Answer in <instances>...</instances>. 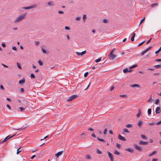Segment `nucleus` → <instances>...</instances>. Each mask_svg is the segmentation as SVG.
Instances as JSON below:
<instances>
[{
    "label": "nucleus",
    "instance_id": "32",
    "mask_svg": "<svg viewBox=\"0 0 161 161\" xmlns=\"http://www.w3.org/2000/svg\"><path fill=\"white\" fill-rule=\"evenodd\" d=\"M141 136L142 138H143L144 139H146L147 138V137L145 135H142Z\"/></svg>",
    "mask_w": 161,
    "mask_h": 161
},
{
    "label": "nucleus",
    "instance_id": "49",
    "mask_svg": "<svg viewBox=\"0 0 161 161\" xmlns=\"http://www.w3.org/2000/svg\"><path fill=\"white\" fill-rule=\"evenodd\" d=\"M145 19V17H144L142 19L141 21H140L139 26H140L141 25V24L143 22V21Z\"/></svg>",
    "mask_w": 161,
    "mask_h": 161
},
{
    "label": "nucleus",
    "instance_id": "12",
    "mask_svg": "<svg viewBox=\"0 0 161 161\" xmlns=\"http://www.w3.org/2000/svg\"><path fill=\"white\" fill-rule=\"evenodd\" d=\"M25 81V79L24 78H23L21 80H20L19 81V83L20 85L23 84Z\"/></svg>",
    "mask_w": 161,
    "mask_h": 161
},
{
    "label": "nucleus",
    "instance_id": "15",
    "mask_svg": "<svg viewBox=\"0 0 161 161\" xmlns=\"http://www.w3.org/2000/svg\"><path fill=\"white\" fill-rule=\"evenodd\" d=\"M130 86L132 87H140V86L139 85L137 84H133L132 85H130Z\"/></svg>",
    "mask_w": 161,
    "mask_h": 161
},
{
    "label": "nucleus",
    "instance_id": "55",
    "mask_svg": "<svg viewBox=\"0 0 161 161\" xmlns=\"http://www.w3.org/2000/svg\"><path fill=\"white\" fill-rule=\"evenodd\" d=\"M114 50H115V49H114V50H113L112 51H111L110 52V53L108 55H111L113 54V52L114 51Z\"/></svg>",
    "mask_w": 161,
    "mask_h": 161
},
{
    "label": "nucleus",
    "instance_id": "21",
    "mask_svg": "<svg viewBox=\"0 0 161 161\" xmlns=\"http://www.w3.org/2000/svg\"><path fill=\"white\" fill-rule=\"evenodd\" d=\"M97 139L100 142H105V141H104V139H101L98 137L97 138Z\"/></svg>",
    "mask_w": 161,
    "mask_h": 161
},
{
    "label": "nucleus",
    "instance_id": "4",
    "mask_svg": "<svg viewBox=\"0 0 161 161\" xmlns=\"http://www.w3.org/2000/svg\"><path fill=\"white\" fill-rule=\"evenodd\" d=\"M16 134H15L14 135L8 138L9 136H7L3 141L0 142V143H3L6 142L8 140L12 138V137L16 135Z\"/></svg>",
    "mask_w": 161,
    "mask_h": 161
},
{
    "label": "nucleus",
    "instance_id": "52",
    "mask_svg": "<svg viewBox=\"0 0 161 161\" xmlns=\"http://www.w3.org/2000/svg\"><path fill=\"white\" fill-rule=\"evenodd\" d=\"M116 146L117 147L119 148H120V145L119 144H118V143H117L116 144Z\"/></svg>",
    "mask_w": 161,
    "mask_h": 161
},
{
    "label": "nucleus",
    "instance_id": "36",
    "mask_svg": "<svg viewBox=\"0 0 161 161\" xmlns=\"http://www.w3.org/2000/svg\"><path fill=\"white\" fill-rule=\"evenodd\" d=\"M154 67L157 69L160 68L161 67V65H156L154 66Z\"/></svg>",
    "mask_w": 161,
    "mask_h": 161
},
{
    "label": "nucleus",
    "instance_id": "40",
    "mask_svg": "<svg viewBox=\"0 0 161 161\" xmlns=\"http://www.w3.org/2000/svg\"><path fill=\"white\" fill-rule=\"evenodd\" d=\"M119 97H125V98H126L127 97V96L126 95H120Z\"/></svg>",
    "mask_w": 161,
    "mask_h": 161
},
{
    "label": "nucleus",
    "instance_id": "7",
    "mask_svg": "<svg viewBox=\"0 0 161 161\" xmlns=\"http://www.w3.org/2000/svg\"><path fill=\"white\" fill-rule=\"evenodd\" d=\"M108 56L110 59L113 60L116 57V56L115 54H112L111 55H108Z\"/></svg>",
    "mask_w": 161,
    "mask_h": 161
},
{
    "label": "nucleus",
    "instance_id": "24",
    "mask_svg": "<svg viewBox=\"0 0 161 161\" xmlns=\"http://www.w3.org/2000/svg\"><path fill=\"white\" fill-rule=\"evenodd\" d=\"M137 66V65H136V64L133 65L132 66H131L130 67V68H129V69H131L135 68Z\"/></svg>",
    "mask_w": 161,
    "mask_h": 161
},
{
    "label": "nucleus",
    "instance_id": "11",
    "mask_svg": "<svg viewBox=\"0 0 161 161\" xmlns=\"http://www.w3.org/2000/svg\"><path fill=\"white\" fill-rule=\"evenodd\" d=\"M161 112L160 108L159 107H157L156 108L155 110V113L157 114H159Z\"/></svg>",
    "mask_w": 161,
    "mask_h": 161
},
{
    "label": "nucleus",
    "instance_id": "19",
    "mask_svg": "<svg viewBox=\"0 0 161 161\" xmlns=\"http://www.w3.org/2000/svg\"><path fill=\"white\" fill-rule=\"evenodd\" d=\"M138 113L136 114V116L137 118H139L141 114V110L140 109L138 110Z\"/></svg>",
    "mask_w": 161,
    "mask_h": 161
},
{
    "label": "nucleus",
    "instance_id": "50",
    "mask_svg": "<svg viewBox=\"0 0 161 161\" xmlns=\"http://www.w3.org/2000/svg\"><path fill=\"white\" fill-rule=\"evenodd\" d=\"M22 8L25 9H29V6L28 7H23Z\"/></svg>",
    "mask_w": 161,
    "mask_h": 161
},
{
    "label": "nucleus",
    "instance_id": "39",
    "mask_svg": "<svg viewBox=\"0 0 161 161\" xmlns=\"http://www.w3.org/2000/svg\"><path fill=\"white\" fill-rule=\"evenodd\" d=\"M17 66H18V67L20 69H21V67L20 66V64L18 63H17Z\"/></svg>",
    "mask_w": 161,
    "mask_h": 161
},
{
    "label": "nucleus",
    "instance_id": "14",
    "mask_svg": "<svg viewBox=\"0 0 161 161\" xmlns=\"http://www.w3.org/2000/svg\"><path fill=\"white\" fill-rule=\"evenodd\" d=\"M37 6L36 4L32 5L29 6V9L36 8Z\"/></svg>",
    "mask_w": 161,
    "mask_h": 161
},
{
    "label": "nucleus",
    "instance_id": "28",
    "mask_svg": "<svg viewBox=\"0 0 161 161\" xmlns=\"http://www.w3.org/2000/svg\"><path fill=\"white\" fill-rule=\"evenodd\" d=\"M152 111V109L151 108H149L148 109L147 111V113L148 114V115H149L151 114Z\"/></svg>",
    "mask_w": 161,
    "mask_h": 161
},
{
    "label": "nucleus",
    "instance_id": "10",
    "mask_svg": "<svg viewBox=\"0 0 161 161\" xmlns=\"http://www.w3.org/2000/svg\"><path fill=\"white\" fill-rule=\"evenodd\" d=\"M63 153V151L59 152L55 154V156L56 157L58 158L59 156L61 155Z\"/></svg>",
    "mask_w": 161,
    "mask_h": 161
},
{
    "label": "nucleus",
    "instance_id": "22",
    "mask_svg": "<svg viewBox=\"0 0 161 161\" xmlns=\"http://www.w3.org/2000/svg\"><path fill=\"white\" fill-rule=\"evenodd\" d=\"M158 5V3H154L151 4L150 6L152 8L154 7L155 6H157Z\"/></svg>",
    "mask_w": 161,
    "mask_h": 161
},
{
    "label": "nucleus",
    "instance_id": "43",
    "mask_svg": "<svg viewBox=\"0 0 161 161\" xmlns=\"http://www.w3.org/2000/svg\"><path fill=\"white\" fill-rule=\"evenodd\" d=\"M42 52L44 53H47L46 51L42 47Z\"/></svg>",
    "mask_w": 161,
    "mask_h": 161
},
{
    "label": "nucleus",
    "instance_id": "46",
    "mask_svg": "<svg viewBox=\"0 0 161 161\" xmlns=\"http://www.w3.org/2000/svg\"><path fill=\"white\" fill-rule=\"evenodd\" d=\"M31 78H35V76L33 74H31Z\"/></svg>",
    "mask_w": 161,
    "mask_h": 161
},
{
    "label": "nucleus",
    "instance_id": "59",
    "mask_svg": "<svg viewBox=\"0 0 161 161\" xmlns=\"http://www.w3.org/2000/svg\"><path fill=\"white\" fill-rule=\"evenodd\" d=\"M20 91L21 92L23 93L24 92V89L23 88H21L20 89Z\"/></svg>",
    "mask_w": 161,
    "mask_h": 161
},
{
    "label": "nucleus",
    "instance_id": "42",
    "mask_svg": "<svg viewBox=\"0 0 161 161\" xmlns=\"http://www.w3.org/2000/svg\"><path fill=\"white\" fill-rule=\"evenodd\" d=\"M123 130L125 132H127L129 133V131L128 130L126 129V128H124L123 129Z\"/></svg>",
    "mask_w": 161,
    "mask_h": 161
},
{
    "label": "nucleus",
    "instance_id": "34",
    "mask_svg": "<svg viewBox=\"0 0 161 161\" xmlns=\"http://www.w3.org/2000/svg\"><path fill=\"white\" fill-rule=\"evenodd\" d=\"M19 108L21 112L25 110V108L21 107H19Z\"/></svg>",
    "mask_w": 161,
    "mask_h": 161
},
{
    "label": "nucleus",
    "instance_id": "56",
    "mask_svg": "<svg viewBox=\"0 0 161 161\" xmlns=\"http://www.w3.org/2000/svg\"><path fill=\"white\" fill-rule=\"evenodd\" d=\"M114 87L113 86H112L110 88V91H112L114 89Z\"/></svg>",
    "mask_w": 161,
    "mask_h": 161
},
{
    "label": "nucleus",
    "instance_id": "31",
    "mask_svg": "<svg viewBox=\"0 0 161 161\" xmlns=\"http://www.w3.org/2000/svg\"><path fill=\"white\" fill-rule=\"evenodd\" d=\"M103 23H108V20L107 19H104L103 20Z\"/></svg>",
    "mask_w": 161,
    "mask_h": 161
},
{
    "label": "nucleus",
    "instance_id": "58",
    "mask_svg": "<svg viewBox=\"0 0 161 161\" xmlns=\"http://www.w3.org/2000/svg\"><path fill=\"white\" fill-rule=\"evenodd\" d=\"M155 61H156L159 62H161V59H156L155 60Z\"/></svg>",
    "mask_w": 161,
    "mask_h": 161
},
{
    "label": "nucleus",
    "instance_id": "44",
    "mask_svg": "<svg viewBox=\"0 0 161 161\" xmlns=\"http://www.w3.org/2000/svg\"><path fill=\"white\" fill-rule=\"evenodd\" d=\"M152 48V47H148V48H147L145 50L147 52L151 48Z\"/></svg>",
    "mask_w": 161,
    "mask_h": 161
},
{
    "label": "nucleus",
    "instance_id": "26",
    "mask_svg": "<svg viewBox=\"0 0 161 161\" xmlns=\"http://www.w3.org/2000/svg\"><path fill=\"white\" fill-rule=\"evenodd\" d=\"M25 128V127H23L21 128H18V129H14V128L13 129V130H20L21 129H24Z\"/></svg>",
    "mask_w": 161,
    "mask_h": 161
},
{
    "label": "nucleus",
    "instance_id": "18",
    "mask_svg": "<svg viewBox=\"0 0 161 161\" xmlns=\"http://www.w3.org/2000/svg\"><path fill=\"white\" fill-rule=\"evenodd\" d=\"M125 150L126 151H128V152H130L131 153H132L133 152V151H134L133 149L130 148H128L125 149Z\"/></svg>",
    "mask_w": 161,
    "mask_h": 161
},
{
    "label": "nucleus",
    "instance_id": "45",
    "mask_svg": "<svg viewBox=\"0 0 161 161\" xmlns=\"http://www.w3.org/2000/svg\"><path fill=\"white\" fill-rule=\"evenodd\" d=\"M38 63L40 65L42 66V64H43L42 63L41 61H40V60L38 61Z\"/></svg>",
    "mask_w": 161,
    "mask_h": 161
},
{
    "label": "nucleus",
    "instance_id": "27",
    "mask_svg": "<svg viewBox=\"0 0 161 161\" xmlns=\"http://www.w3.org/2000/svg\"><path fill=\"white\" fill-rule=\"evenodd\" d=\"M159 100L157 98L155 100V103L156 104L158 105L159 103Z\"/></svg>",
    "mask_w": 161,
    "mask_h": 161
},
{
    "label": "nucleus",
    "instance_id": "48",
    "mask_svg": "<svg viewBox=\"0 0 161 161\" xmlns=\"http://www.w3.org/2000/svg\"><path fill=\"white\" fill-rule=\"evenodd\" d=\"M39 41H36L35 42V44L36 46H38L39 44Z\"/></svg>",
    "mask_w": 161,
    "mask_h": 161
},
{
    "label": "nucleus",
    "instance_id": "9",
    "mask_svg": "<svg viewBox=\"0 0 161 161\" xmlns=\"http://www.w3.org/2000/svg\"><path fill=\"white\" fill-rule=\"evenodd\" d=\"M118 138L119 139H120V140L123 141H125L126 139L125 138L122 136L120 134H119L118 136Z\"/></svg>",
    "mask_w": 161,
    "mask_h": 161
},
{
    "label": "nucleus",
    "instance_id": "37",
    "mask_svg": "<svg viewBox=\"0 0 161 161\" xmlns=\"http://www.w3.org/2000/svg\"><path fill=\"white\" fill-rule=\"evenodd\" d=\"M101 58H98V59H96L95 60V62L97 63L98 62L101 60Z\"/></svg>",
    "mask_w": 161,
    "mask_h": 161
},
{
    "label": "nucleus",
    "instance_id": "6",
    "mask_svg": "<svg viewBox=\"0 0 161 161\" xmlns=\"http://www.w3.org/2000/svg\"><path fill=\"white\" fill-rule=\"evenodd\" d=\"M86 53V50L82 52L81 53H79L78 52H76V53L77 55L79 56H82L84 54H85Z\"/></svg>",
    "mask_w": 161,
    "mask_h": 161
},
{
    "label": "nucleus",
    "instance_id": "1",
    "mask_svg": "<svg viewBox=\"0 0 161 161\" xmlns=\"http://www.w3.org/2000/svg\"><path fill=\"white\" fill-rule=\"evenodd\" d=\"M26 14V13H24L19 15L14 20V23H17L24 19L25 18Z\"/></svg>",
    "mask_w": 161,
    "mask_h": 161
},
{
    "label": "nucleus",
    "instance_id": "61",
    "mask_svg": "<svg viewBox=\"0 0 161 161\" xmlns=\"http://www.w3.org/2000/svg\"><path fill=\"white\" fill-rule=\"evenodd\" d=\"M12 49L14 50L15 51H16L17 50V48H16V47H15V46H14L12 47Z\"/></svg>",
    "mask_w": 161,
    "mask_h": 161
},
{
    "label": "nucleus",
    "instance_id": "30",
    "mask_svg": "<svg viewBox=\"0 0 161 161\" xmlns=\"http://www.w3.org/2000/svg\"><path fill=\"white\" fill-rule=\"evenodd\" d=\"M97 153L98 154H101L102 153L101 151L99 150L98 149H97Z\"/></svg>",
    "mask_w": 161,
    "mask_h": 161
},
{
    "label": "nucleus",
    "instance_id": "23",
    "mask_svg": "<svg viewBox=\"0 0 161 161\" xmlns=\"http://www.w3.org/2000/svg\"><path fill=\"white\" fill-rule=\"evenodd\" d=\"M86 159H90L91 158V157L88 154H87L86 155Z\"/></svg>",
    "mask_w": 161,
    "mask_h": 161
},
{
    "label": "nucleus",
    "instance_id": "41",
    "mask_svg": "<svg viewBox=\"0 0 161 161\" xmlns=\"http://www.w3.org/2000/svg\"><path fill=\"white\" fill-rule=\"evenodd\" d=\"M146 53V52L144 50L143 51H142L141 53V55L142 56L144 55Z\"/></svg>",
    "mask_w": 161,
    "mask_h": 161
},
{
    "label": "nucleus",
    "instance_id": "63",
    "mask_svg": "<svg viewBox=\"0 0 161 161\" xmlns=\"http://www.w3.org/2000/svg\"><path fill=\"white\" fill-rule=\"evenodd\" d=\"M2 46L3 47H6L5 44L4 43H2Z\"/></svg>",
    "mask_w": 161,
    "mask_h": 161
},
{
    "label": "nucleus",
    "instance_id": "5",
    "mask_svg": "<svg viewBox=\"0 0 161 161\" xmlns=\"http://www.w3.org/2000/svg\"><path fill=\"white\" fill-rule=\"evenodd\" d=\"M107 153L108 154V155L109 156V158L110 159L111 161H114V159L113 155H112V154L109 151L107 152Z\"/></svg>",
    "mask_w": 161,
    "mask_h": 161
},
{
    "label": "nucleus",
    "instance_id": "33",
    "mask_svg": "<svg viewBox=\"0 0 161 161\" xmlns=\"http://www.w3.org/2000/svg\"><path fill=\"white\" fill-rule=\"evenodd\" d=\"M21 148V147H20L17 150V154H18L21 151V150H20V148Z\"/></svg>",
    "mask_w": 161,
    "mask_h": 161
},
{
    "label": "nucleus",
    "instance_id": "2",
    "mask_svg": "<svg viewBox=\"0 0 161 161\" xmlns=\"http://www.w3.org/2000/svg\"><path fill=\"white\" fill-rule=\"evenodd\" d=\"M78 97L77 95H73L70 97L66 101L69 102H71L73 101L75 98L77 97Z\"/></svg>",
    "mask_w": 161,
    "mask_h": 161
},
{
    "label": "nucleus",
    "instance_id": "51",
    "mask_svg": "<svg viewBox=\"0 0 161 161\" xmlns=\"http://www.w3.org/2000/svg\"><path fill=\"white\" fill-rule=\"evenodd\" d=\"M89 73H88V72H86V73H85V74H84V76L85 77H86L87 76L88 74Z\"/></svg>",
    "mask_w": 161,
    "mask_h": 161
},
{
    "label": "nucleus",
    "instance_id": "64",
    "mask_svg": "<svg viewBox=\"0 0 161 161\" xmlns=\"http://www.w3.org/2000/svg\"><path fill=\"white\" fill-rule=\"evenodd\" d=\"M158 159L157 158H153L152 159V161H157Z\"/></svg>",
    "mask_w": 161,
    "mask_h": 161
},
{
    "label": "nucleus",
    "instance_id": "54",
    "mask_svg": "<svg viewBox=\"0 0 161 161\" xmlns=\"http://www.w3.org/2000/svg\"><path fill=\"white\" fill-rule=\"evenodd\" d=\"M145 42V41H144L141 43H139L138 45V47H139L140 46L142 45L144 42Z\"/></svg>",
    "mask_w": 161,
    "mask_h": 161
},
{
    "label": "nucleus",
    "instance_id": "3",
    "mask_svg": "<svg viewBox=\"0 0 161 161\" xmlns=\"http://www.w3.org/2000/svg\"><path fill=\"white\" fill-rule=\"evenodd\" d=\"M134 147L135 149H136V150H138L139 152H142V147L138 146L136 144H134Z\"/></svg>",
    "mask_w": 161,
    "mask_h": 161
},
{
    "label": "nucleus",
    "instance_id": "53",
    "mask_svg": "<svg viewBox=\"0 0 161 161\" xmlns=\"http://www.w3.org/2000/svg\"><path fill=\"white\" fill-rule=\"evenodd\" d=\"M152 38H150V39H149V40H148V41L146 42V44H149V43L151 41V40H152Z\"/></svg>",
    "mask_w": 161,
    "mask_h": 161
},
{
    "label": "nucleus",
    "instance_id": "57",
    "mask_svg": "<svg viewBox=\"0 0 161 161\" xmlns=\"http://www.w3.org/2000/svg\"><path fill=\"white\" fill-rule=\"evenodd\" d=\"M161 124V120L160 121L157 122L156 124V125H160Z\"/></svg>",
    "mask_w": 161,
    "mask_h": 161
},
{
    "label": "nucleus",
    "instance_id": "29",
    "mask_svg": "<svg viewBox=\"0 0 161 161\" xmlns=\"http://www.w3.org/2000/svg\"><path fill=\"white\" fill-rule=\"evenodd\" d=\"M114 154L117 155H119L120 154V153L119 152H118V151L115 150L114 152Z\"/></svg>",
    "mask_w": 161,
    "mask_h": 161
},
{
    "label": "nucleus",
    "instance_id": "47",
    "mask_svg": "<svg viewBox=\"0 0 161 161\" xmlns=\"http://www.w3.org/2000/svg\"><path fill=\"white\" fill-rule=\"evenodd\" d=\"M107 133V129H105L103 131V134L104 135L106 134Z\"/></svg>",
    "mask_w": 161,
    "mask_h": 161
},
{
    "label": "nucleus",
    "instance_id": "13",
    "mask_svg": "<svg viewBox=\"0 0 161 161\" xmlns=\"http://www.w3.org/2000/svg\"><path fill=\"white\" fill-rule=\"evenodd\" d=\"M154 100V99H152V95H151L149 99L147 100V102L149 103H152L153 102Z\"/></svg>",
    "mask_w": 161,
    "mask_h": 161
},
{
    "label": "nucleus",
    "instance_id": "38",
    "mask_svg": "<svg viewBox=\"0 0 161 161\" xmlns=\"http://www.w3.org/2000/svg\"><path fill=\"white\" fill-rule=\"evenodd\" d=\"M86 15H85V14H84L83 15V21H85V19H86Z\"/></svg>",
    "mask_w": 161,
    "mask_h": 161
},
{
    "label": "nucleus",
    "instance_id": "8",
    "mask_svg": "<svg viewBox=\"0 0 161 161\" xmlns=\"http://www.w3.org/2000/svg\"><path fill=\"white\" fill-rule=\"evenodd\" d=\"M148 142H143L142 141H140L139 142V144L142 145H147L148 144Z\"/></svg>",
    "mask_w": 161,
    "mask_h": 161
},
{
    "label": "nucleus",
    "instance_id": "20",
    "mask_svg": "<svg viewBox=\"0 0 161 161\" xmlns=\"http://www.w3.org/2000/svg\"><path fill=\"white\" fill-rule=\"evenodd\" d=\"M142 123H143V121H142L140 120L138 122V123H137L138 126L139 127L142 126Z\"/></svg>",
    "mask_w": 161,
    "mask_h": 161
},
{
    "label": "nucleus",
    "instance_id": "62",
    "mask_svg": "<svg viewBox=\"0 0 161 161\" xmlns=\"http://www.w3.org/2000/svg\"><path fill=\"white\" fill-rule=\"evenodd\" d=\"M155 124V122H153V123H149V125H154Z\"/></svg>",
    "mask_w": 161,
    "mask_h": 161
},
{
    "label": "nucleus",
    "instance_id": "60",
    "mask_svg": "<svg viewBox=\"0 0 161 161\" xmlns=\"http://www.w3.org/2000/svg\"><path fill=\"white\" fill-rule=\"evenodd\" d=\"M7 107L8 108L10 109V110H11V107L9 106V105L8 104H7V105H6Z\"/></svg>",
    "mask_w": 161,
    "mask_h": 161
},
{
    "label": "nucleus",
    "instance_id": "35",
    "mask_svg": "<svg viewBox=\"0 0 161 161\" xmlns=\"http://www.w3.org/2000/svg\"><path fill=\"white\" fill-rule=\"evenodd\" d=\"M132 126V125L130 124H128L126 125V127L127 128L131 127Z\"/></svg>",
    "mask_w": 161,
    "mask_h": 161
},
{
    "label": "nucleus",
    "instance_id": "25",
    "mask_svg": "<svg viewBox=\"0 0 161 161\" xmlns=\"http://www.w3.org/2000/svg\"><path fill=\"white\" fill-rule=\"evenodd\" d=\"M157 153L156 151H154L151 153L149 155V156H152V155L155 154Z\"/></svg>",
    "mask_w": 161,
    "mask_h": 161
},
{
    "label": "nucleus",
    "instance_id": "17",
    "mask_svg": "<svg viewBox=\"0 0 161 161\" xmlns=\"http://www.w3.org/2000/svg\"><path fill=\"white\" fill-rule=\"evenodd\" d=\"M18 101L20 103L24 104H25L27 103V101L25 100H22V102L19 100Z\"/></svg>",
    "mask_w": 161,
    "mask_h": 161
},
{
    "label": "nucleus",
    "instance_id": "16",
    "mask_svg": "<svg viewBox=\"0 0 161 161\" xmlns=\"http://www.w3.org/2000/svg\"><path fill=\"white\" fill-rule=\"evenodd\" d=\"M47 4L49 6H53L54 5V3L53 1L48 2Z\"/></svg>",
    "mask_w": 161,
    "mask_h": 161
}]
</instances>
